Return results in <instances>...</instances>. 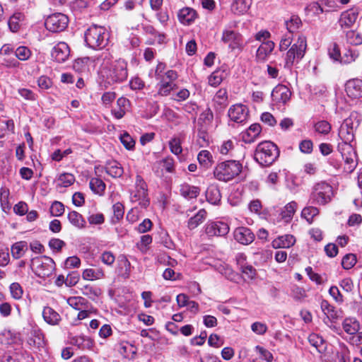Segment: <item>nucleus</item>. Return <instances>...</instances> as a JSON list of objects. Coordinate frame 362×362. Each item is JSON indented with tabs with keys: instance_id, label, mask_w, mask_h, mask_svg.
Wrapping results in <instances>:
<instances>
[{
	"instance_id": "f257e3e1",
	"label": "nucleus",
	"mask_w": 362,
	"mask_h": 362,
	"mask_svg": "<svg viewBox=\"0 0 362 362\" xmlns=\"http://www.w3.org/2000/svg\"><path fill=\"white\" fill-rule=\"evenodd\" d=\"M110 34L103 26L92 25L85 33V42L92 49H103L109 41Z\"/></svg>"
},
{
	"instance_id": "f03ea898",
	"label": "nucleus",
	"mask_w": 362,
	"mask_h": 362,
	"mask_svg": "<svg viewBox=\"0 0 362 362\" xmlns=\"http://www.w3.org/2000/svg\"><path fill=\"white\" fill-rule=\"evenodd\" d=\"M279 156V151L276 144L265 141L259 143L256 147L255 160L262 166L272 165Z\"/></svg>"
},
{
	"instance_id": "7ed1b4c3",
	"label": "nucleus",
	"mask_w": 362,
	"mask_h": 362,
	"mask_svg": "<svg viewBox=\"0 0 362 362\" xmlns=\"http://www.w3.org/2000/svg\"><path fill=\"white\" fill-rule=\"evenodd\" d=\"M242 170V164L234 160L220 163L214 170V177L223 182H228L238 175Z\"/></svg>"
},
{
	"instance_id": "20e7f679",
	"label": "nucleus",
	"mask_w": 362,
	"mask_h": 362,
	"mask_svg": "<svg viewBox=\"0 0 362 362\" xmlns=\"http://www.w3.org/2000/svg\"><path fill=\"white\" fill-rule=\"evenodd\" d=\"M127 64L123 59H118L110 64V66L103 71L102 74L105 77L108 83H120L127 78Z\"/></svg>"
},
{
	"instance_id": "39448f33",
	"label": "nucleus",
	"mask_w": 362,
	"mask_h": 362,
	"mask_svg": "<svg viewBox=\"0 0 362 362\" xmlns=\"http://www.w3.org/2000/svg\"><path fill=\"white\" fill-rule=\"evenodd\" d=\"M131 200L133 202H138L143 208H146L149 205L148 186L140 175L136 176L135 189L131 193Z\"/></svg>"
},
{
	"instance_id": "423d86ee",
	"label": "nucleus",
	"mask_w": 362,
	"mask_h": 362,
	"mask_svg": "<svg viewBox=\"0 0 362 362\" xmlns=\"http://www.w3.org/2000/svg\"><path fill=\"white\" fill-rule=\"evenodd\" d=\"M306 46L305 37L303 35L299 36L297 42L291 46L286 53L285 66L291 67L293 66L295 60L299 61L301 59L305 54Z\"/></svg>"
},
{
	"instance_id": "0eeeda50",
	"label": "nucleus",
	"mask_w": 362,
	"mask_h": 362,
	"mask_svg": "<svg viewBox=\"0 0 362 362\" xmlns=\"http://www.w3.org/2000/svg\"><path fill=\"white\" fill-rule=\"evenodd\" d=\"M69 18L64 13H55L49 15L45 20L47 30L52 33L64 31L68 26Z\"/></svg>"
},
{
	"instance_id": "6e6552de",
	"label": "nucleus",
	"mask_w": 362,
	"mask_h": 362,
	"mask_svg": "<svg viewBox=\"0 0 362 362\" xmlns=\"http://www.w3.org/2000/svg\"><path fill=\"white\" fill-rule=\"evenodd\" d=\"M204 230L209 238L224 237L228 233L230 227L227 223L221 221H208L204 226Z\"/></svg>"
},
{
	"instance_id": "1a4fd4ad",
	"label": "nucleus",
	"mask_w": 362,
	"mask_h": 362,
	"mask_svg": "<svg viewBox=\"0 0 362 362\" xmlns=\"http://www.w3.org/2000/svg\"><path fill=\"white\" fill-rule=\"evenodd\" d=\"M222 41L228 45V47L232 50H241L243 47V40L239 33L233 30H224L223 32Z\"/></svg>"
},
{
	"instance_id": "9d476101",
	"label": "nucleus",
	"mask_w": 362,
	"mask_h": 362,
	"mask_svg": "<svg viewBox=\"0 0 362 362\" xmlns=\"http://www.w3.org/2000/svg\"><path fill=\"white\" fill-rule=\"evenodd\" d=\"M358 17V9L352 8L342 12L339 20V25L343 29L353 28Z\"/></svg>"
},
{
	"instance_id": "9b49d317",
	"label": "nucleus",
	"mask_w": 362,
	"mask_h": 362,
	"mask_svg": "<svg viewBox=\"0 0 362 362\" xmlns=\"http://www.w3.org/2000/svg\"><path fill=\"white\" fill-rule=\"evenodd\" d=\"M334 195L332 186L322 181L318 182V204L325 205L331 202Z\"/></svg>"
},
{
	"instance_id": "f8f14e48",
	"label": "nucleus",
	"mask_w": 362,
	"mask_h": 362,
	"mask_svg": "<svg viewBox=\"0 0 362 362\" xmlns=\"http://www.w3.org/2000/svg\"><path fill=\"white\" fill-rule=\"evenodd\" d=\"M248 112V109L245 105L237 104L230 107L228 115L232 121L243 123L247 120Z\"/></svg>"
},
{
	"instance_id": "ddd939ff",
	"label": "nucleus",
	"mask_w": 362,
	"mask_h": 362,
	"mask_svg": "<svg viewBox=\"0 0 362 362\" xmlns=\"http://www.w3.org/2000/svg\"><path fill=\"white\" fill-rule=\"evenodd\" d=\"M70 49L68 45L64 42H59L51 52V57L53 60L58 63L64 62L69 57Z\"/></svg>"
},
{
	"instance_id": "4468645a",
	"label": "nucleus",
	"mask_w": 362,
	"mask_h": 362,
	"mask_svg": "<svg viewBox=\"0 0 362 362\" xmlns=\"http://www.w3.org/2000/svg\"><path fill=\"white\" fill-rule=\"evenodd\" d=\"M274 47L275 43L272 40L262 42L256 52V61L260 63L266 62Z\"/></svg>"
},
{
	"instance_id": "2eb2a0df",
	"label": "nucleus",
	"mask_w": 362,
	"mask_h": 362,
	"mask_svg": "<svg viewBox=\"0 0 362 362\" xmlns=\"http://www.w3.org/2000/svg\"><path fill=\"white\" fill-rule=\"evenodd\" d=\"M347 95L353 99L362 97V80L354 78L349 80L345 85Z\"/></svg>"
},
{
	"instance_id": "dca6fc26",
	"label": "nucleus",
	"mask_w": 362,
	"mask_h": 362,
	"mask_svg": "<svg viewBox=\"0 0 362 362\" xmlns=\"http://www.w3.org/2000/svg\"><path fill=\"white\" fill-rule=\"evenodd\" d=\"M234 238L239 243L249 245L255 240V235L247 227H238L234 230Z\"/></svg>"
},
{
	"instance_id": "f3484780",
	"label": "nucleus",
	"mask_w": 362,
	"mask_h": 362,
	"mask_svg": "<svg viewBox=\"0 0 362 362\" xmlns=\"http://www.w3.org/2000/svg\"><path fill=\"white\" fill-rule=\"evenodd\" d=\"M291 95V90L284 85L276 86L272 92V100L276 103H286L289 100Z\"/></svg>"
},
{
	"instance_id": "a211bd4d",
	"label": "nucleus",
	"mask_w": 362,
	"mask_h": 362,
	"mask_svg": "<svg viewBox=\"0 0 362 362\" xmlns=\"http://www.w3.org/2000/svg\"><path fill=\"white\" fill-rule=\"evenodd\" d=\"M177 18L181 23L188 25L197 18V13L192 8L185 7L178 11Z\"/></svg>"
},
{
	"instance_id": "6ab92c4d",
	"label": "nucleus",
	"mask_w": 362,
	"mask_h": 362,
	"mask_svg": "<svg viewBox=\"0 0 362 362\" xmlns=\"http://www.w3.org/2000/svg\"><path fill=\"white\" fill-rule=\"evenodd\" d=\"M318 353L322 362H332L333 360L332 346L327 344L323 339L320 338V344H318Z\"/></svg>"
},
{
	"instance_id": "aec40b11",
	"label": "nucleus",
	"mask_w": 362,
	"mask_h": 362,
	"mask_svg": "<svg viewBox=\"0 0 362 362\" xmlns=\"http://www.w3.org/2000/svg\"><path fill=\"white\" fill-rule=\"evenodd\" d=\"M262 128L259 124L255 123L250 126L246 132L242 134V139L245 143L251 144L259 136Z\"/></svg>"
},
{
	"instance_id": "412c9836",
	"label": "nucleus",
	"mask_w": 362,
	"mask_h": 362,
	"mask_svg": "<svg viewBox=\"0 0 362 362\" xmlns=\"http://www.w3.org/2000/svg\"><path fill=\"white\" fill-rule=\"evenodd\" d=\"M117 108L112 109L111 112L116 119H122L125 115L127 111H128L130 102L127 98L121 97L117 100Z\"/></svg>"
},
{
	"instance_id": "4be33fe9",
	"label": "nucleus",
	"mask_w": 362,
	"mask_h": 362,
	"mask_svg": "<svg viewBox=\"0 0 362 362\" xmlns=\"http://www.w3.org/2000/svg\"><path fill=\"white\" fill-rule=\"evenodd\" d=\"M42 317L47 324L52 326L58 325L62 320L60 315L52 308L49 306H46L43 308Z\"/></svg>"
},
{
	"instance_id": "5701e85b",
	"label": "nucleus",
	"mask_w": 362,
	"mask_h": 362,
	"mask_svg": "<svg viewBox=\"0 0 362 362\" xmlns=\"http://www.w3.org/2000/svg\"><path fill=\"white\" fill-rule=\"evenodd\" d=\"M296 238L292 235L286 234L275 238L272 244L274 248H288L294 245Z\"/></svg>"
},
{
	"instance_id": "b1692460",
	"label": "nucleus",
	"mask_w": 362,
	"mask_h": 362,
	"mask_svg": "<svg viewBox=\"0 0 362 362\" xmlns=\"http://www.w3.org/2000/svg\"><path fill=\"white\" fill-rule=\"evenodd\" d=\"M70 344L81 349H90L93 346L92 340L84 335L72 336L69 337Z\"/></svg>"
},
{
	"instance_id": "393cba45",
	"label": "nucleus",
	"mask_w": 362,
	"mask_h": 362,
	"mask_svg": "<svg viewBox=\"0 0 362 362\" xmlns=\"http://www.w3.org/2000/svg\"><path fill=\"white\" fill-rule=\"evenodd\" d=\"M67 303L76 310L88 309L90 306L88 300L81 296H71L68 298Z\"/></svg>"
},
{
	"instance_id": "a878e982",
	"label": "nucleus",
	"mask_w": 362,
	"mask_h": 362,
	"mask_svg": "<svg viewBox=\"0 0 362 362\" xmlns=\"http://www.w3.org/2000/svg\"><path fill=\"white\" fill-rule=\"evenodd\" d=\"M105 277V272L102 268L97 269H86L82 273V278L84 280L95 281L103 279Z\"/></svg>"
},
{
	"instance_id": "bb28decb",
	"label": "nucleus",
	"mask_w": 362,
	"mask_h": 362,
	"mask_svg": "<svg viewBox=\"0 0 362 362\" xmlns=\"http://www.w3.org/2000/svg\"><path fill=\"white\" fill-rule=\"evenodd\" d=\"M180 194L186 199H195L199 194V189L197 187L188 184H182L180 187Z\"/></svg>"
},
{
	"instance_id": "cd10ccee",
	"label": "nucleus",
	"mask_w": 362,
	"mask_h": 362,
	"mask_svg": "<svg viewBox=\"0 0 362 362\" xmlns=\"http://www.w3.org/2000/svg\"><path fill=\"white\" fill-rule=\"evenodd\" d=\"M321 309L323 314L326 316V317L324 319L325 324L328 325L329 322H331L332 320L337 317V313L334 310V308L329 305L327 301H322Z\"/></svg>"
},
{
	"instance_id": "c85d7f7f",
	"label": "nucleus",
	"mask_w": 362,
	"mask_h": 362,
	"mask_svg": "<svg viewBox=\"0 0 362 362\" xmlns=\"http://www.w3.org/2000/svg\"><path fill=\"white\" fill-rule=\"evenodd\" d=\"M25 20V16L21 12H16L11 16L8 20V26L12 32H17L23 22Z\"/></svg>"
},
{
	"instance_id": "c756f323",
	"label": "nucleus",
	"mask_w": 362,
	"mask_h": 362,
	"mask_svg": "<svg viewBox=\"0 0 362 362\" xmlns=\"http://www.w3.org/2000/svg\"><path fill=\"white\" fill-rule=\"evenodd\" d=\"M206 211L205 209H200L194 216L191 217L187 222V227L189 230L196 228L200 225L206 218Z\"/></svg>"
},
{
	"instance_id": "7c9ffc66",
	"label": "nucleus",
	"mask_w": 362,
	"mask_h": 362,
	"mask_svg": "<svg viewBox=\"0 0 362 362\" xmlns=\"http://www.w3.org/2000/svg\"><path fill=\"white\" fill-rule=\"evenodd\" d=\"M297 207L295 202H291L287 204L280 214L281 218L285 222L288 223L291 221Z\"/></svg>"
},
{
	"instance_id": "2f4dec72",
	"label": "nucleus",
	"mask_w": 362,
	"mask_h": 362,
	"mask_svg": "<svg viewBox=\"0 0 362 362\" xmlns=\"http://www.w3.org/2000/svg\"><path fill=\"white\" fill-rule=\"evenodd\" d=\"M342 326L344 332L349 334H355L360 329V323L355 318H346Z\"/></svg>"
},
{
	"instance_id": "473e14b6",
	"label": "nucleus",
	"mask_w": 362,
	"mask_h": 362,
	"mask_svg": "<svg viewBox=\"0 0 362 362\" xmlns=\"http://www.w3.org/2000/svg\"><path fill=\"white\" fill-rule=\"evenodd\" d=\"M206 197L209 203L214 205L218 204L221 199V194L219 189L216 186H211L206 192Z\"/></svg>"
},
{
	"instance_id": "72a5a7b5",
	"label": "nucleus",
	"mask_w": 362,
	"mask_h": 362,
	"mask_svg": "<svg viewBox=\"0 0 362 362\" xmlns=\"http://www.w3.org/2000/svg\"><path fill=\"white\" fill-rule=\"evenodd\" d=\"M105 172L112 177H119L124 173L122 167L117 161L107 163L105 166Z\"/></svg>"
},
{
	"instance_id": "f704fd0d",
	"label": "nucleus",
	"mask_w": 362,
	"mask_h": 362,
	"mask_svg": "<svg viewBox=\"0 0 362 362\" xmlns=\"http://www.w3.org/2000/svg\"><path fill=\"white\" fill-rule=\"evenodd\" d=\"M75 177L74 175L68 173H64L58 176L57 180V187H68L74 184Z\"/></svg>"
},
{
	"instance_id": "c9c22d12",
	"label": "nucleus",
	"mask_w": 362,
	"mask_h": 362,
	"mask_svg": "<svg viewBox=\"0 0 362 362\" xmlns=\"http://www.w3.org/2000/svg\"><path fill=\"white\" fill-rule=\"evenodd\" d=\"M28 344L33 348H40L44 346L43 334L37 331L31 332L28 339Z\"/></svg>"
},
{
	"instance_id": "e433bc0d",
	"label": "nucleus",
	"mask_w": 362,
	"mask_h": 362,
	"mask_svg": "<svg viewBox=\"0 0 362 362\" xmlns=\"http://www.w3.org/2000/svg\"><path fill=\"white\" fill-rule=\"evenodd\" d=\"M27 249L28 245L26 242H17L14 243L11 247V255L13 258L19 259L24 255Z\"/></svg>"
},
{
	"instance_id": "4c0bfd02",
	"label": "nucleus",
	"mask_w": 362,
	"mask_h": 362,
	"mask_svg": "<svg viewBox=\"0 0 362 362\" xmlns=\"http://www.w3.org/2000/svg\"><path fill=\"white\" fill-rule=\"evenodd\" d=\"M90 189L97 194L102 195L105 189V182L100 178L93 177L89 182Z\"/></svg>"
},
{
	"instance_id": "58836bf2",
	"label": "nucleus",
	"mask_w": 362,
	"mask_h": 362,
	"mask_svg": "<svg viewBox=\"0 0 362 362\" xmlns=\"http://www.w3.org/2000/svg\"><path fill=\"white\" fill-rule=\"evenodd\" d=\"M68 219L69 222L78 228L85 227L86 221L83 216L76 211H71L68 214Z\"/></svg>"
},
{
	"instance_id": "ea45409f",
	"label": "nucleus",
	"mask_w": 362,
	"mask_h": 362,
	"mask_svg": "<svg viewBox=\"0 0 362 362\" xmlns=\"http://www.w3.org/2000/svg\"><path fill=\"white\" fill-rule=\"evenodd\" d=\"M158 80L160 81L158 84V94L161 95H168L175 87L174 82L168 81L164 78Z\"/></svg>"
},
{
	"instance_id": "a19ab883",
	"label": "nucleus",
	"mask_w": 362,
	"mask_h": 362,
	"mask_svg": "<svg viewBox=\"0 0 362 362\" xmlns=\"http://www.w3.org/2000/svg\"><path fill=\"white\" fill-rule=\"evenodd\" d=\"M339 136L341 139L340 144H350L354 139V132L346 127L341 126L339 130Z\"/></svg>"
},
{
	"instance_id": "79ce46f5",
	"label": "nucleus",
	"mask_w": 362,
	"mask_h": 362,
	"mask_svg": "<svg viewBox=\"0 0 362 362\" xmlns=\"http://www.w3.org/2000/svg\"><path fill=\"white\" fill-rule=\"evenodd\" d=\"M285 24L288 33L293 34L294 32L298 30L302 24V22L298 16L293 15L291 16L289 20L286 21Z\"/></svg>"
},
{
	"instance_id": "37998d69",
	"label": "nucleus",
	"mask_w": 362,
	"mask_h": 362,
	"mask_svg": "<svg viewBox=\"0 0 362 362\" xmlns=\"http://www.w3.org/2000/svg\"><path fill=\"white\" fill-rule=\"evenodd\" d=\"M197 159L199 164L205 168H208L212 163V156L211 153L206 150L201 151L198 156Z\"/></svg>"
},
{
	"instance_id": "c03bdc74",
	"label": "nucleus",
	"mask_w": 362,
	"mask_h": 362,
	"mask_svg": "<svg viewBox=\"0 0 362 362\" xmlns=\"http://www.w3.org/2000/svg\"><path fill=\"white\" fill-rule=\"evenodd\" d=\"M338 8L337 4L333 0H322L320 4H318V10L321 13H328L337 11Z\"/></svg>"
},
{
	"instance_id": "a18cd8bd",
	"label": "nucleus",
	"mask_w": 362,
	"mask_h": 362,
	"mask_svg": "<svg viewBox=\"0 0 362 362\" xmlns=\"http://www.w3.org/2000/svg\"><path fill=\"white\" fill-rule=\"evenodd\" d=\"M338 151L341 153L343 158L354 157L357 156L353 146L351 144H339Z\"/></svg>"
},
{
	"instance_id": "49530a36",
	"label": "nucleus",
	"mask_w": 362,
	"mask_h": 362,
	"mask_svg": "<svg viewBox=\"0 0 362 362\" xmlns=\"http://www.w3.org/2000/svg\"><path fill=\"white\" fill-rule=\"evenodd\" d=\"M316 216L317 209L313 206L305 207L301 212L302 218L305 219L309 224L314 222Z\"/></svg>"
},
{
	"instance_id": "de8ad7c7",
	"label": "nucleus",
	"mask_w": 362,
	"mask_h": 362,
	"mask_svg": "<svg viewBox=\"0 0 362 362\" xmlns=\"http://www.w3.org/2000/svg\"><path fill=\"white\" fill-rule=\"evenodd\" d=\"M124 7L125 10L128 11L135 10L137 17H144V13L141 12V3H136L132 0H128L124 3Z\"/></svg>"
},
{
	"instance_id": "09e8293b",
	"label": "nucleus",
	"mask_w": 362,
	"mask_h": 362,
	"mask_svg": "<svg viewBox=\"0 0 362 362\" xmlns=\"http://www.w3.org/2000/svg\"><path fill=\"white\" fill-rule=\"evenodd\" d=\"M356 256L354 254H346L341 259V266L344 269H350L356 264Z\"/></svg>"
},
{
	"instance_id": "8fccbe9b",
	"label": "nucleus",
	"mask_w": 362,
	"mask_h": 362,
	"mask_svg": "<svg viewBox=\"0 0 362 362\" xmlns=\"http://www.w3.org/2000/svg\"><path fill=\"white\" fill-rule=\"evenodd\" d=\"M112 56L110 53L107 51H105L101 53V54L98 57L97 60L99 62H101V72L105 71L106 68L110 66V64L112 62H111Z\"/></svg>"
},
{
	"instance_id": "3c124183",
	"label": "nucleus",
	"mask_w": 362,
	"mask_h": 362,
	"mask_svg": "<svg viewBox=\"0 0 362 362\" xmlns=\"http://www.w3.org/2000/svg\"><path fill=\"white\" fill-rule=\"evenodd\" d=\"M30 49L25 46H20L15 50L16 57L21 61L28 60L31 56Z\"/></svg>"
},
{
	"instance_id": "603ef678",
	"label": "nucleus",
	"mask_w": 362,
	"mask_h": 362,
	"mask_svg": "<svg viewBox=\"0 0 362 362\" xmlns=\"http://www.w3.org/2000/svg\"><path fill=\"white\" fill-rule=\"evenodd\" d=\"M346 36L348 42L351 45H358L362 43V35L354 30L348 31Z\"/></svg>"
},
{
	"instance_id": "864d4df0",
	"label": "nucleus",
	"mask_w": 362,
	"mask_h": 362,
	"mask_svg": "<svg viewBox=\"0 0 362 362\" xmlns=\"http://www.w3.org/2000/svg\"><path fill=\"white\" fill-rule=\"evenodd\" d=\"M169 147H170V151L176 156H178L182 151V148L181 146V141L177 137H174L170 140Z\"/></svg>"
},
{
	"instance_id": "5fc2aeb1",
	"label": "nucleus",
	"mask_w": 362,
	"mask_h": 362,
	"mask_svg": "<svg viewBox=\"0 0 362 362\" xmlns=\"http://www.w3.org/2000/svg\"><path fill=\"white\" fill-rule=\"evenodd\" d=\"M112 210L114 214L112 221L118 222L123 218L124 207L120 202H117L112 206Z\"/></svg>"
},
{
	"instance_id": "6e6d98bb",
	"label": "nucleus",
	"mask_w": 362,
	"mask_h": 362,
	"mask_svg": "<svg viewBox=\"0 0 362 362\" xmlns=\"http://www.w3.org/2000/svg\"><path fill=\"white\" fill-rule=\"evenodd\" d=\"M214 101L221 105L226 106L228 104V93L224 88L218 90L214 98Z\"/></svg>"
},
{
	"instance_id": "4d7b16f0",
	"label": "nucleus",
	"mask_w": 362,
	"mask_h": 362,
	"mask_svg": "<svg viewBox=\"0 0 362 362\" xmlns=\"http://www.w3.org/2000/svg\"><path fill=\"white\" fill-rule=\"evenodd\" d=\"M16 337L10 330L4 329L0 332V344H9L13 342Z\"/></svg>"
},
{
	"instance_id": "13d9d810",
	"label": "nucleus",
	"mask_w": 362,
	"mask_h": 362,
	"mask_svg": "<svg viewBox=\"0 0 362 362\" xmlns=\"http://www.w3.org/2000/svg\"><path fill=\"white\" fill-rule=\"evenodd\" d=\"M341 126L346 127L354 132L359 126V121L356 119V117L351 115L349 118L344 119Z\"/></svg>"
},
{
	"instance_id": "bf43d9fd",
	"label": "nucleus",
	"mask_w": 362,
	"mask_h": 362,
	"mask_svg": "<svg viewBox=\"0 0 362 362\" xmlns=\"http://www.w3.org/2000/svg\"><path fill=\"white\" fill-rule=\"evenodd\" d=\"M118 262L122 267V269H124V273H122V276L125 278H128L130 274V267L131 263L128 260V259L124 255H121L119 257Z\"/></svg>"
},
{
	"instance_id": "052dcab7",
	"label": "nucleus",
	"mask_w": 362,
	"mask_h": 362,
	"mask_svg": "<svg viewBox=\"0 0 362 362\" xmlns=\"http://www.w3.org/2000/svg\"><path fill=\"white\" fill-rule=\"evenodd\" d=\"M197 144L199 147H205L209 144V136L204 130H199L197 134Z\"/></svg>"
},
{
	"instance_id": "680f3d73",
	"label": "nucleus",
	"mask_w": 362,
	"mask_h": 362,
	"mask_svg": "<svg viewBox=\"0 0 362 362\" xmlns=\"http://www.w3.org/2000/svg\"><path fill=\"white\" fill-rule=\"evenodd\" d=\"M291 296L296 300H303L306 297V292L304 288H300L296 285L292 286Z\"/></svg>"
},
{
	"instance_id": "e2e57ef3",
	"label": "nucleus",
	"mask_w": 362,
	"mask_h": 362,
	"mask_svg": "<svg viewBox=\"0 0 362 362\" xmlns=\"http://www.w3.org/2000/svg\"><path fill=\"white\" fill-rule=\"evenodd\" d=\"M223 81V73L220 71H214L209 77V84L211 86H218Z\"/></svg>"
},
{
	"instance_id": "0e129e2a",
	"label": "nucleus",
	"mask_w": 362,
	"mask_h": 362,
	"mask_svg": "<svg viewBox=\"0 0 362 362\" xmlns=\"http://www.w3.org/2000/svg\"><path fill=\"white\" fill-rule=\"evenodd\" d=\"M10 292L11 296L17 300L21 299L23 293L21 286L17 282L12 283L10 285Z\"/></svg>"
},
{
	"instance_id": "69168bd1",
	"label": "nucleus",
	"mask_w": 362,
	"mask_h": 362,
	"mask_svg": "<svg viewBox=\"0 0 362 362\" xmlns=\"http://www.w3.org/2000/svg\"><path fill=\"white\" fill-rule=\"evenodd\" d=\"M64 212V206L60 202L55 201L50 207V213L53 216H60Z\"/></svg>"
},
{
	"instance_id": "338daca9",
	"label": "nucleus",
	"mask_w": 362,
	"mask_h": 362,
	"mask_svg": "<svg viewBox=\"0 0 362 362\" xmlns=\"http://www.w3.org/2000/svg\"><path fill=\"white\" fill-rule=\"evenodd\" d=\"M81 290L83 295L89 298L97 297L100 294V290L98 288H94L90 285L83 286Z\"/></svg>"
},
{
	"instance_id": "774afa93",
	"label": "nucleus",
	"mask_w": 362,
	"mask_h": 362,
	"mask_svg": "<svg viewBox=\"0 0 362 362\" xmlns=\"http://www.w3.org/2000/svg\"><path fill=\"white\" fill-rule=\"evenodd\" d=\"M120 141L127 149L132 150L134 148L135 141L129 134L124 133L121 135Z\"/></svg>"
}]
</instances>
